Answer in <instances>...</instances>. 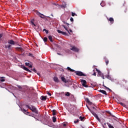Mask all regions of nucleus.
<instances>
[{"instance_id":"7c9ffc66","label":"nucleus","mask_w":128,"mask_h":128,"mask_svg":"<svg viewBox=\"0 0 128 128\" xmlns=\"http://www.w3.org/2000/svg\"><path fill=\"white\" fill-rule=\"evenodd\" d=\"M21 110L23 112H24V114H26V110L25 109H22Z\"/></svg>"},{"instance_id":"4d7b16f0","label":"nucleus","mask_w":128,"mask_h":128,"mask_svg":"<svg viewBox=\"0 0 128 128\" xmlns=\"http://www.w3.org/2000/svg\"><path fill=\"white\" fill-rule=\"evenodd\" d=\"M44 30L46 31V30L44 29Z\"/></svg>"},{"instance_id":"6ab92c4d","label":"nucleus","mask_w":128,"mask_h":128,"mask_svg":"<svg viewBox=\"0 0 128 128\" xmlns=\"http://www.w3.org/2000/svg\"><path fill=\"white\" fill-rule=\"evenodd\" d=\"M107 124L109 128H114V126H112V124H110V123H107Z\"/></svg>"},{"instance_id":"ddd939ff","label":"nucleus","mask_w":128,"mask_h":128,"mask_svg":"<svg viewBox=\"0 0 128 128\" xmlns=\"http://www.w3.org/2000/svg\"><path fill=\"white\" fill-rule=\"evenodd\" d=\"M61 80L65 84H66V82H68V81L66 80V78H64V76L61 77Z\"/></svg>"},{"instance_id":"39448f33","label":"nucleus","mask_w":128,"mask_h":128,"mask_svg":"<svg viewBox=\"0 0 128 128\" xmlns=\"http://www.w3.org/2000/svg\"><path fill=\"white\" fill-rule=\"evenodd\" d=\"M36 14L38 16H39L41 18H46V16L44 15V14H40V12H36Z\"/></svg>"},{"instance_id":"1a4fd4ad","label":"nucleus","mask_w":128,"mask_h":128,"mask_svg":"<svg viewBox=\"0 0 128 128\" xmlns=\"http://www.w3.org/2000/svg\"><path fill=\"white\" fill-rule=\"evenodd\" d=\"M62 26L64 28V30H66V32H68L69 34H70V30H68V27H66V26L64 25H62Z\"/></svg>"},{"instance_id":"cd10ccee","label":"nucleus","mask_w":128,"mask_h":128,"mask_svg":"<svg viewBox=\"0 0 128 128\" xmlns=\"http://www.w3.org/2000/svg\"><path fill=\"white\" fill-rule=\"evenodd\" d=\"M106 78H108V80H112V77H110V75H108L106 76Z\"/></svg>"},{"instance_id":"c9c22d12","label":"nucleus","mask_w":128,"mask_h":128,"mask_svg":"<svg viewBox=\"0 0 128 128\" xmlns=\"http://www.w3.org/2000/svg\"><path fill=\"white\" fill-rule=\"evenodd\" d=\"M31 24H32V26H36V24H34L33 21H31Z\"/></svg>"},{"instance_id":"8fccbe9b","label":"nucleus","mask_w":128,"mask_h":128,"mask_svg":"<svg viewBox=\"0 0 128 128\" xmlns=\"http://www.w3.org/2000/svg\"><path fill=\"white\" fill-rule=\"evenodd\" d=\"M70 32H72V30L71 29H70Z\"/></svg>"},{"instance_id":"9b49d317","label":"nucleus","mask_w":128,"mask_h":128,"mask_svg":"<svg viewBox=\"0 0 128 128\" xmlns=\"http://www.w3.org/2000/svg\"><path fill=\"white\" fill-rule=\"evenodd\" d=\"M53 80L55 82H60V80H58V78L56 76H54L53 78Z\"/></svg>"},{"instance_id":"58836bf2","label":"nucleus","mask_w":128,"mask_h":128,"mask_svg":"<svg viewBox=\"0 0 128 128\" xmlns=\"http://www.w3.org/2000/svg\"><path fill=\"white\" fill-rule=\"evenodd\" d=\"M122 106H124V108H126V105L124 104H123Z\"/></svg>"},{"instance_id":"a211bd4d","label":"nucleus","mask_w":128,"mask_h":128,"mask_svg":"<svg viewBox=\"0 0 128 128\" xmlns=\"http://www.w3.org/2000/svg\"><path fill=\"white\" fill-rule=\"evenodd\" d=\"M5 78L4 77H0V82H4V80H6L4 79Z\"/></svg>"},{"instance_id":"a18cd8bd","label":"nucleus","mask_w":128,"mask_h":128,"mask_svg":"<svg viewBox=\"0 0 128 128\" xmlns=\"http://www.w3.org/2000/svg\"><path fill=\"white\" fill-rule=\"evenodd\" d=\"M92 108H93L94 110H96V109L95 107H92Z\"/></svg>"},{"instance_id":"09e8293b","label":"nucleus","mask_w":128,"mask_h":128,"mask_svg":"<svg viewBox=\"0 0 128 128\" xmlns=\"http://www.w3.org/2000/svg\"><path fill=\"white\" fill-rule=\"evenodd\" d=\"M93 76H96V72H94L93 74Z\"/></svg>"},{"instance_id":"f8f14e48","label":"nucleus","mask_w":128,"mask_h":128,"mask_svg":"<svg viewBox=\"0 0 128 128\" xmlns=\"http://www.w3.org/2000/svg\"><path fill=\"white\" fill-rule=\"evenodd\" d=\"M61 8H66V2H63L62 5H61Z\"/></svg>"},{"instance_id":"20e7f679","label":"nucleus","mask_w":128,"mask_h":128,"mask_svg":"<svg viewBox=\"0 0 128 128\" xmlns=\"http://www.w3.org/2000/svg\"><path fill=\"white\" fill-rule=\"evenodd\" d=\"M75 73L76 74V76H85L84 73L80 71H76Z\"/></svg>"},{"instance_id":"de8ad7c7","label":"nucleus","mask_w":128,"mask_h":128,"mask_svg":"<svg viewBox=\"0 0 128 128\" xmlns=\"http://www.w3.org/2000/svg\"><path fill=\"white\" fill-rule=\"evenodd\" d=\"M118 104H120L122 106L124 104V103H122V102H118Z\"/></svg>"},{"instance_id":"79ce46f5","label":"nucleus","mask_w":128,"mask_h":128,"mask_svg":"<svg viewBox=\"0 0 128 128\" xmlns=\"http://www.w3.org/2000/svg\"><path fill=\"white\" fill-rule=\"evenodd\" d=\"M47 94H48L50 96H52V94H51L50 93L48 92Z\"/></svg>"},{"instance_id":"dca6fc26","label":"nucleus","mask_w":128,"mask_h":128,"mask_svg":"<svg viewBox=\"0 0 128 128\" xmlns=\"http://www.w3.org/2000/svg\"><path fill=\"white\" fill-rule=\"evenodd\" d=\"M10 46H12V45L8 44V45H5V48H8V50H10Z\"/></svg>"},{"instance_id":"5701e85b","label":"nucleus","mask_w":128,"mask_h":128,"mask_svg":"<svg viewBox=\"0 0 128 128\" xmlns=\"http://www.w3.org/2000/svg\"><path fill=\"white\" fill-rule=\"evenodd\" d=\"M108 20L110 22H112V24H114V18H110Z\"/></svg>"},{"instance_id":"b1692460","label":"nucleus","mask_w":128,"mask_h":128,"mask_svg":"<svg viewBox=\"0 0 128 128\" xmlns=\"http://www.w3.org/2000/svg\"><path fill=\"white\" fill-rule=\"evenodd\" d=\"M100 6H106V4L104 3V2L102 1V2L100 4Z\"/></svg>"},{"instance_id":"680f3d73","label":"nucleus","mask_w":128,"mask_h":128,"mask_svg":"<svg viewBox=\"0 0 128 128\" xmlns=\"http://www.w3.org/2000/svg\"><path fill=\"white\" fill-rule=\"evenodd\" d=\"M27 114H28V112H26Z\"/></svg>"},{"instance_id":"7ed1b4c3","label":"nucleus","mask_w":128,"mask_h":128,"mask_svg":"<svg viewBox=\"0 0 128 128\" xmlns=\"http://www.w3.org/2000/svg\"><path fill=\"white\" fill-rule=\"evenodd\" d=\"M71 50H72V52H78L80 50L76 47L75 46H72L71 48H70Z\"/></svg>"},{"instance_id":"49530a36","label":"nucleus","mask_w":128,"mask_h":128,"mask_svg":"<svg viewBox=\"0 0 128 128\" xmlns=\"http://www.w3.org/2000/svg\"><path fill=\"white\" fill-rule=\"evenodd\" d=\"M62 126H66V124H63Z\"/></svg>"},{"instance_id":"4468645a","label":"nucleus","mask_w":128,"mask_h":128,"mask_svg":"<svg viewBox=\"0 0 128 128\" xmlns=\"http://www.w3.org/2000/svg\"><path fill=\"white\" fill-rule=\"evenodd\" d=\"M98 92H101L102 94H105V96H106V92L104 90H99Z\"/></svg>"},{"instance_id":"2eb2a0df","label":"nucleus","mask_w":128,"mask_h":128,"mask_svg":"<svg viewBox=\"0 0 128 128\" xmlns=\"http://www.w3.org/2000/svg\"><path fill=\"white\" fill-rule=\"evenodd\" d=\"M85 100L86 102H88V104H92V103L90 102V100L88 99V98H85Z\"/></svg>"},{"instance_id":"bb28decb","label":"nucleus","mask_w":128,"mask_h":128,"mask_svg":"<svg viewBox=\"0 0 128 128\" xmlns=\"http://www.w3.org/2000/svg\"><path fill=\"white\" fill-rule=\"evenodd\" d=\"M65 96H70V92H67L65 94Z\"/></svg>"},{"instance_id":"f3484780","label":"nucleus","mask_w":128,"mask_h":128,"mask_svg":"<svg viewBox=\"0 0 128 128\" xmlns=\"http://www.w3.org/2000/svg\"><path fill=\"white\" fill-rule=\"evenodd\" d=\"M25 64L26 66H29L30 68H32V65L30 64L29 62H26Z\"/></svg>"},{"instance_id":"9d476101","label":"nucleus","mask_w":128,"mask_h":128,"mask_svg":"<svg viewBox=\"0 0 128 128\" xmlns=\"http://www.w3.org/2000/svg\"><path fill=\"white\" fill-rule=\"evenodd\" d=\"M8 44H12V46H14V41L13 40H8Z\"/></svg>"},{"instance_id":"423d86ee","label":"nucleus","mask_w":128,"mask_h":128,"mask_svg":"<svg viewBox=\"0 0 128 128\" xmlns=\"http://www.w3.org/2000/svg\"><path fill=\"white\" fill-rule=\"evenodd\" d=\"M81 82L82 84V85L83 86H84V88H88V85H86V81L84 80H81Z\"/></svg>"},{"instance_id":"f704fd0d","label":"nucleus","mask_w":128,"mask_h":128,"mask_svg":"<svg viewBox=\"0 0 128 128\" xmlns=\"http://www.w3.org/2000/svg\"><path fill=\"white\" fill-rule=\"evenodd\" d=\"M100 76H102V78L103 80H104V74H100Z\"/></svg>"},{"instance_id":"864d4df0","label":"nucleus","mask_w":128,"mask_h":128,"mask_svg":"<svg viewBox=\"0 0 128 128\" xmlns=\"http://www.w3.org/2000/svg\"><path fill=\"white\" fill-rule=\"evenodd\" d=\"M46 34H48V30H46Z\"/></svg>"},{"instance_id":"37998d69","label":"nucleus","mask_w":128,"mask_h":128,"mask_svg":"<svg viewBox=\"0 0 128 128\" xmlns=\"http://www.w3.org/2000/svg\"><path fill=\"white\" fill-rule=\"evenodd\" d=\"M74 124H76L77 122H78V120H77L76 121L74 122Z\"/></svg>"},{"instance_id":"3c124183","label":"nucleus","mask_w":128,"mask_h":128,"mask_svg":"<svg viewBox=\"0 0 128 128\" xmlns=\"http://www.w3.org/2000/svg\"><path fill=\"white\" fill-rule=\"evenodd\" d=\"M57 54H58V56H62V54H60V53H57Z\"/></svg>"},{"instance_id":"ea45409f","label":"nucleus","mask_w":128,"mask_h":128,"mask_svg":"<svg viewBox=\"0 0 128 128\" xmlns=\"http://www.w3.org/2000/svg\"><path fill=\"white\" fill-rule=\"evenodd\" d=\"M2 38V34H0V39Z\"/></svg>"},{"instance_id":"a19ab883","label":"nucleus","mask_w":128,"mask_h":128,"mask_svg":"<svg viewBox=\"0 0 128 128\" xmlns=\"http://www.w3.org/2000/svg\"><path fill=\"white\" fill-rule=\"evenodd\" d=\"M70 22H74V18H71L70 19Z\"/></svg>"},{"instance_id":"72a5a7b5","label":"nucleus","mask_w":128,"mask_h":128,"mask_svg":"<svg viewBox=\"0 0 128 128\" xmlns=\"http://www.w3.org/2000/svg\"><path fill=\"white\" fill-rule=\"evenodd\" d=\"M31 70H32L33 72H36V68H32L31 69Z\"/></svg>"},{"instance_id":"5fc2aeb1","label":"nucleus","mask_w":128,"mask_h":128,"mask_svg":"<svg viewBox=\"0 0 128 128\" xmlns=\"http://www.w3.org/2000/svg\"><path fill=\"white\" fill-rule=\"evenodd\" d=\"M62 22H63V24H66V22L65 21H63Z\"/></svg>"},{"instance_id":"e433bc0d","label":"nucleus","mask_w":128,"mask_h":128,"mask_svg":"<svg viewBox=\"0 0 128 128\" xmlns=\"http://www.w3.org/2000/svg\"><path fill=\"white\" fill-rule=\"evenodd\" d=\"M17 86L19 88V90H22V86L20 85H17Z\"/></svg>"},{"instance_id":"aec40b11","label":"nucleus","mask_w":128,"mask_h":128,"mask_svg":"<svg viewBox=\"0 0 128 128\" xmlns=\"http://www.w3.org/2000/svg\"><path fill=\"white\" fill-rule=\"evenodd\" d=\"M96 72H98V74H100V75L102 74V72H100V71L99 70L96 68Z\"/></svg>"},{"instance_id":"f257e3e1","label":"nucleus","mask_w":128,"mask_h":128,"mask_svg":"<svg viewBox=\"0 0 128 128\" xmlns=\"http://www.w3.org/2000/svg\"><path fill=\"white\" fill-rule=\"evenodd\" d=\"M26 107L28 108H30L33 112H34L35 114H38V110H36V108L34 107V106H29L28 105H26Z\"/></svg>"},{"instance_id":"393cba45","label":"nucleus","mask_w":128,"mask_h":128,"mask_svg":"<svg viewBox=\"0 0 128 128\" xmlns=\"http://www.w3.org/2000/svg\"><path fill=\"white\" fill-rule=\"evenodd\" d=\"M48 39L50 40L51 42H52V37L51 36H48Z\"/></svg>"},{"instance_id":"473e14b6","label":"nucleus","mask_w":128,"mask_h":128,"mask_svg":"<svg viewBox=\"0 0 128 128\" xmlns=\"http://www.w3.org/2000/svg\"><path fill=\"white\" fill-rule=\"evenodd\" d=\"M47 40H48V38L46 37L44 38V42H47Z\"/></svg>"},{"instance_id":"bf43d9fd","label":"nucleus","mask_w":128,"mask_h":128,"mask_svg":"<svg viewBox=\"0 0 128 128\" xmlns=\"http://www.w3.org/2000/svg\"><path fill=\"white\" fill-rule=\"evenodd\" d=\"M51 16H54V15H52V14Z\"/></svg>"},{"instance_id":"13d9d810","label":"nucleus","mask_w":128,"mask_h":128,"mask_svg":"<svg viewBox=\"0 0 128 128\" xmlns=\"http://www.w3.org/2000/svg\"><path fill=\"white\" fill-rule=\"evenodd\" d=\"M108 74H110V72H108Z\"/></svg>"},{"instance_id":"412c9836","label":"nucleus","mask_w":128,"mask_h":128,"mask_svg":"<svg viewBox=\"0 0 128 128\" xmlns=\"http://www.w3.org/2000/svg\"><path fill=\"white\" fill-rule=\"evenodd\" d=\"M67 70H70V72H74V70L71 69L70 67H68Z\"/></svg>"},{"instance_id":"4c0bfd02","label":"nucleus","mask_w":128,"mask_h":128,"mask_svg":"<svg viewBox=\"0 0 128 128\" xmlns=\"http://www.w3.org/2000/svg\"><path fill=\"white\" fill-rule=\"evenodd\" d=\"M52 112H53V116H56V110H52Z\"/></svg>"},{"instance_id":"052dcab7","label":"nucleus","mask_w":128,"mask_h":128,"mask_svg":"<svg viewBox=\"0 0 128 128\" xmlns=\"http://www.w3.org/2000/svg\"><path fill=\"white\" fill-rule=\"evenodd\" d=\"M29 56H32V54H29Z\"/></svg>"},{"instance_id":"6e6d98bb","label":"nucleus","mask_w":128,"mask_h":128,"mask_svg":"<svg viewBox=\"0 0 128 128\" xmlns=\"http://www.w3.org/2000/svg\"><path fill=\"white\" fill-rule=\"evenodd\" d=\"M37 74L38 75V76H40V73H37Z\"/></svg>"},{"instance_id":"6e6552de","label":"nucleus","mask_w":128,"mask_h":128,"mask_svg":"<svg viewBox=\"0 0 128 128\" xmlns=\"http://www.w3.org/2000/svg\"><path fill=\"white\" fill-rule=\"evenodd\" d=\"M22 68H23L24 70H26V72H32V71L30 70H28V68L24 66H22Z\"/></svg>"},{"instance_id":"2f4dec72","label":"nucleus","mask_w":128,"mask_h":128,"mask_svg":"<svg viewBox=\"0 0 128 128\" xmlns=\"http://www.w3.org/2000/svg\"><path fill=\"white\" fill-rule=\"evenodd\" d=\"M80 120L82 121L84 119V117L80 116Z\"/></svg>"},{"instance_id":"0eeeda50","label":"nucleus","mask_w":128,"mask_h":128,"mask_svg":"<svg viewBox=\"0 0 128 128\" xmlns=\"http://www.w3.org/2000/svg\"><path fill=\"white\" fill-rule=\"evenodd\" d=\"M57 32L58 34H63L64 36H68V33H66V32H64L62 31H60V30H57Z\"/></svg>"},{"instance_id":"c03bdc74","label":"nucleus","mask_w":128,"mask_h":128,"mask_svg":"<svg viewBox=\"0 0 128 128\" xmlns=\"http://www.w3.org/2000/svg\"><path fill=\"white\" fill-rule=\"evenodd\" d=\"M108 62H109L108 60H107L106 62V66H108Z\"/></svg>"},{"instance_id":"a878e982","label":"nucleus","mask_w":128,"mask_h":128,"mask_svg":"<svg viewBox=\"0 0 128 128\" xmlns=\"http://www.w3.org/2000/svg\"><path fill=\"white\" fill-rule=\"evenodd\" d=\"M53 122H56V118L54 116L52 118Z\"/></svg>"},{"instance_id":"c756f323","label":"nucleus","mask_w":128,"mask_h":128,"mask_svg":"<svg viewBox=\"0 0 128 128\" xmlns=\"http://www.w3.org/2000/svg\"><path fill=\"white\" fill-rule=\"evenodd\" d=\"M72 16H78L76 13L72 12Z\"/></svg>"},{"instance_id":"603ef678","label":"nucleus","mask_w":128,"mask_h":128,"mask_svg":"<svg viewBox=\"0 0 128 128\" xmlns=\"http://www.w3.org/2000/svg\"><path fill=\"white\" fill-rule=\"evenodd\" d=\"M66 24H67L68 28V26H70V24L68 23H66Z\"/></svg>"},{"instance_id":"4be33fe9","label":"nucleus","mask_w":128,"mask_h":128,"mask_svg":"<svg viewBox=\"0 0 128 128\" xmlns=\"http://www.w3.org/2000/svg\"><path fill=\"white\" fill-rule=\"evenodd\" d=\"M41 100H46V97L44 96H42Z\"/></svg>"},{"instance_id":"f03ea898","label":"nucleus","mask_w":128,"mask_h":128,"mask_svg":"<svg viewBox=\"0 0 128 128\" xmlns=\"http://www.w3.org/2000/svg\"><path fill=\"white\" fill-rule=\"evenodd\" d=\"M87 108L88 110H90V112L91 114H92L94 116V118H96L98 120L99 122H100V118H98V114H96V112L92 111V110H90V108H88V106H87Z\"/></svg>"},{"instance_id":"e2e57ef3","label":"nucleus","mask_w":128,"mask_h":128,"mask_svg":"<svg viewBox=\"0 0 128 128\" xmlns=\"http://www.w3.org/2000/svg\"><path fill=\"white\" fill-rule=\"evenodd\" d=\"M48 18H50V16H48Z\"/></svg>"},{"instance_id":"c85d7f7f","label":"nucleus","mask_w":128,"mask_h":128,"mask_svg":"<svg viewBox=\"0 0 128 128\" xmlns=\"http://www.w3.org/2000/svg\"><path fill=\"white\" fill-rule=\"evenodd\" d=\"M103 86H104V88H106V90H110V92H112V90L110 89V88L106 87V86H105L104 85H103Z\"/></svg>"}]
</instances>
